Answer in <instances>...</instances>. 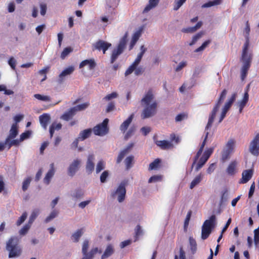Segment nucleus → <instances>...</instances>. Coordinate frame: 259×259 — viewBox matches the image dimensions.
<instances>
[{"instance_id":"1","label":"nucleus","mask_w":259,"mask_h":259,"mask_svg":"<svg viewBox=\"0 0 259 259\" xmlns=\"http://www.w3.org/2000/svg\"><path fill=\"white\" fill-rule=\"evenodd\" d=\"M154 96L152 90H149L141 100V104L144 107L141 114L143 119L152 117L157 113L158 103L154 100Z\"/></svg>"},{"instance_id":"2","label":"nucleus","mask_w":259,"mask_h":259,"mask_svg":"<svg viewBox=\"0 0 259 259\" xmlns=\"http://www.w3.org/2000/svg\"><path fill=\"white\" fill-rule=\"evenodd\" d=\"M249 46V41L248 38L244 44L241 60L243 62V66L241 70V77L242 80H244L246 77L248 71L250 67L252 60V54L248 52Z\"/></svg>"},{"instance_id":"3","label":"nucleus","mask_w":259,"mask_h":259,"mask_svg":"<svg viewBox=\"0 0 259 259\" xmlns=\"http://www.w3.org/2000/svg\"><path fill=\"white\" fill-rule=\"evenodd\" d=\"M205 132H205V136L203 142L202 143V144L199 148V149L197 151L196 155L195 156V157L194 158L193 162V163H192V166H191V168L192 169L193 168V167L194 166V165L196 164L195 170L196 171H198L200 168H201L208 160L207 159H206L205 157H204L202 155V156L200 157V158L198 160L197 163H196L198 160V158H199V157L200 156V155H201V154L202 153L204 147L206 144L207 139L208 138L209 133L207 131H205Z\"/></svg>"},{"instance_id":"4","label":"nucleus","mask_w":259,"mask_h":259,"mask_svg":"<svg viewBox=\"0 0 259 259\" xmlns=\"http://www.w3.org/2000/svg\"><path fill=\"white\" fill-rule=\"evenodd\" d=\"M18 244L19 240L16 237H12L8 240L6 244V249L9 252V257H17L21 254V249Z\"/></svg>"},{"instance_id":"5","label":"nucleus","mask_w":259,"mask_h":259,"mask_svg":"<svg viewBox=\"0 0 259 259\" xmlns=\"http://www.w3.org/2000/svg\"><path fill=\"white\" fill-rule=\"evenodd\" d=\"M227 93V91L226 89L223 90L221 93L219 99L214 106L212 110L211 111L208 120V122L205 126V131H208L210 128L213 122L214 118L215 117L217 112L218 111L221 104L223 103L225 99Z\"/></svg>"},{"instance_id":"6","label":"nucleus","mask_w":259,"mask_h":259,"mask_svg":"<svg viewBox=\"0 0 259 259\" xmlns=\"http://www.w3.org/2000/svg\"><path fill=\"white\" fill-rule=\"evenodd\" d=\"M127 32H126L123 36L120 39L116 49L112 51L111 56L110 63L113 64L123 51L127 41Z\"/></svg>"},{"instance_id":"7","label":"nucleus","mask_w":259,"mask_h":259,"mask_svg":"<svg viewBox=\"0 0 259 259\" xmlns=\"http://www.w3.org/2000/svg\"><path fill=\"white\" fill-rule=\"evenodd\" d=\"M235 143V140L231 139L226 143L221 153V161L223 162H225L230 158V155L233 151Z\"/></svg>"},{"instance_id":"8","label":"nucleus","mask_w":259,"mask_h":259,"mask_svg":"<svg viewBox=\"0 0 259 259\" xmlns=\"http://www.w3.org/2000/svg\"><path fill=\"white\" fill-rule=\"evenodd\" d=\"M89 246V241L88 240H84L82 247L83 257L81 259H93L95 255L98 252L100 253H101L102 251L101 250L99 251L98 247L93 248L89 252H88Z\"/></svg>"},{"instance_id":"9","label":"nucleus","mask_w":259,"mask_h":259,"mask_svg":"<svg viewBox=\"0 0 259 259\" xmlns=\"http://www.w3.org/2000/svg\"><path fill=\"white\" fill-rule=\"evenodd\" d=\"M109 120L105 118L103 121L93 128V132L96 135L103 136L107 134L108 132V123Z\"/></svg>"},{"instance_id":"10","label":"nucleus","mask_w":259,"mask_h":259,"mask_svg":"<svg viewBox=\"0 0 259 259\" xmlns=\"http://www.w3.org/2000/svg\"><path fill=\"white\" fill-rule=\"evenodd\" d=\"M126 194L125 183L121 182L116 190L111 194L113 198L117 197V200L119 202H122L124 199Z\"/></svg>"},{"instance_id":"11","label":"nucleus","mask_w":259,"mask_h":259,"mask_svg":"<svg viewBox=\"0 0 259 259\" xmlns=\"http://www.w3.org/2000/svg\"><path fill=\"white\" fill-rule=\"evenodd\" d=\"M249 151L253 156L259 155V133L257 134L250 142Z\"/></svg>"},{"instance_id":"12","label":"nucleus","mask_w":259,"mask_h":259,"mask_svg":"<svg viewBox=\"0 0 259 259\" xmlns=\"http://www.w3.org/2000/svg\"><path fill=\"white\" fill-rule=\"evenodd\" d=\"M111 46L110 43L107 42L103 40H99L93 45V50H97L99 51H102L103 54Z\"/></svg>"},{"instance_id":"13","label":"nucleus","mask_w":259,"mask_h":259,"mask_svg":"<svg viewBox=\"0 0 259 259\" xmlns=\"http://www.w3.org/2000/svg\"><path fill=\"white\" fill-rule=\"evenodd\" d=\"M216 221L217 218L215 215L212 214L209 217V219L204 221L202 226L211 232L215 227Z\"/></svg>"},{"instance_id":"14","label":"nucleus","mask_w":259,"mask_h":259,"mask_svg":"<svg viewBox=\"0 0 259 259\" xmlns=\"http://www.w3.org/2000/svg\"><path fill=\"white\" fill-rule=\"evenodd\" d=\"M81 161L78 159L74 160L69 165L68 168V174L69 176H73L78 170Z\"/></svg>"},{"instance_id":"15","label":"nucleus","mask_w":259,"mask_h":259,"mask_svg":"<svg viewBox=\"0 0 259 259\" xmlns=\"http://www.w3.org/2000/svg\"><path fill=\"white\" fill-rule=\"evenodd\" d=\"M253 170L252 169H246L243 171L242 178L240 179V184H245L248 182L252 178Z\"/></svg>"},{"instance_id":"16","label":"nucleus","mask_w":259,"mask_h":259,"mask_svg":"<svg viewBox=\"0 0 259 259\" xmlns=\"http://www.w3.org/2000/svg\"><path fill=\"white\" fill-rule=\"evenodd\" d=\"M74 70V67L72 66H69L65 69L59 75L58 82L61 83L64 80L65 76L70 75Z\"/></svg>"},{"instance_id":"17","label":"nucleus","mask_w":259,"mask_h":259,"mask_svg":"<svg viewBox=\"0 0 259 259\" xmlns=\"http://www.w3.org/2000/svg\"><path fill=\"white\" fill-rule=\"evenodd\" d=\"M94 157L93 155H90L88 157V160L86 164V171L88 174L92 173L95 168V164L94 163Z\"/></svg>"},{"instance_id":"18","label":"nucleus","mask_w":259,"mask_h":259,"mask_svg":"<svg viewBox=\"0 0 259 259\" xmlns=\"http://www.w3.org/2000/svg\"><path fill=\"white\" fill-rule=\"evenodd\" d=\"M18 134V130L17 124H16V123H13L10 129L9 135L6 140V143L9 142L11 139L15 138L17 136Z\"/></svg>"},{"instance_id":"19","label":"nucleus","mask_w":259,"mask_h":259,"mask_svg":"<svg viewBox=\"0 0 259 259\" xmlns=\"http://www.w3.org/2000/svg\"><path fill=\"white\" fill-rule=\"evenodd\" d=\"M155 144L163 150L172 149L174 147L173 144L171 142L166 140L156 141Z\"/></svg>"},{"instance_id":"20","label":"nucleus","mask_w":259,"mask_h":259,"mask_svg":"<svg viewBox=\"0 0 259 259\" xmlns=\"http://www.w3.org/2000/svg\"><path fill=\"white\" fill-rule=\"evenodd\" d=\"M88 65L90 70L94 69L96 66V63L94 59H87L82 61L79 64V68H81Z\"/></svg>"},{"instance_id":"21","label":"nucleus","mask_w":259,"mask_h":259,"mask_svg":"<svg viewBox=\"0 0 259 259\" xmlns=\"http://www.w3.org/2000/svg\"><path fill=\"white\" fill-rule=\"evenodd\" d=\"M134 115L132 114L120 126V130L122 133H125L128 127L130 124L131 123Z\"/></svg>"},{"instance_id":"22","label":"nucleus","mask_w":259,"mask_h":259,"mask_svg":"<svg viewBox=\"0 0 259 259\" xmlns=\"http://www.w3.org/2000/svg\"><path fill=\"white\" fill-rule=\"evenodd\" d=\"M50 169L48 171V172L47 173L45 178H44V182L47 184H49L50 181V180L52 178V177L54 176L55 173V169H54V164L53 163H51L50 165Z\"/></svg>"},{"instance_id":"23","label":"nucleus","mask_w":259,"mask_h":259,"mask_svg":"<svg viewBox=\"0 0 259 259\" xmlns=\"http://www.w3.org/2000/svg\"><path fill=\"white\" fill-rule=\"evenodd\" d=\"M39 119L42 126L44 128L46 129L48 122L50 120V115L47 113H44L43 114L39 116Z\"/></svg>"},{"instance_id":"24","label":"nucleus","mask_w":259,"mask_h":259,"mask_svg":"<svg viewBox=\"0 0 259 259\" xmlns=\"http://www.w3.org/2000/svg\"><path fill=\"white\" fill-rule=\"evenodd\" d=\"M160 0H149L148 4L144 8L143 13H146L148 12L150 10L156 7Z\"/></svg>"},{"instance_id":"25","label":"nucleus","mask_w":259,"mask_h":259,"mask_svg":"<svg viewBox=\"0 0 259 259\" xmlns=\"http://www.w3.org/2000/svg\"><path fill=\"white\" fill-rule=\"evenodd\" d=\"M202 25L201 21L197 22L195 26L188 28H184L182 29V31L184 33H193L199 29Z\"/></svg>"},{"instance_id":"26","label":"nucleus","mask_w":259,"mask_h":259,"mask_svg":"<svg viewBox=\"0 0 259 259\" xmlns=\"http://www.w3.org/2000/svg\"><path fill=\"white\" fill-rule=\"evenodd\" d=\"M114 248L111 244H109L107 246L103 254L101 256V259H105L110 256L114 253Z\"/></svg>"},{"instance_id":"27","label":"nucleus","mask_w":259,"mask_h":259,"mask_svg":"<svg viewBox=\"0 0 259 259\" xmlns=\"http://www.w3.org/2000/svg\"><path fill=\"white\" fill-rule=\"evenodd\" d=\"M92 130L91 128H88L81 131L79 135L78 138L81 141H83L85 139L90 137L92 134Z\"/></svg>"},{"instance_id":"28","label":"nucleus","mask_w":259,"mask_h":259,"mask_svg":"<svg viewBox=\"0 0 259 259\" xmlns=\"http://www.w3.org/2000/svg\"><path fill=\"white\" fill-rule=\"evenodd\" d=\"M237 166V162L232 161L229 164L226 171L228 175L232 176L235 174L236 167Z\"/></svg>"},{"instance_id":"29","label":"nucleus","mask_w":259,"mask_h":259,"mask_svg":"<svg viewBox=\"0 0 259 259\" xmlns=\"http://www.w3.org/2000/svg\"><path fill=\"white\" fill-rule=\"evenodd\" d=\"M130 148V147H127L120 151L117 157L116 163L119 164L121 162L125 155H126L129 152Z\"/></svg>"},{"instance_id":"30","label":"nucleus","mask_w":259,"mask_h":259,"mask_svg":"<svg viewBox=\"0 0 259 259\" xmlns=\"http://www.w3.org/2000/svg\"><path fill=\"white\" fill-rule=\"evenodd\" d=\"M161 160L159 158L155 159L152 162H151L149 166L148 170H152L157 169L160 166Z\"/></svg>"},{"instance_id":"31","label":"nucleus","mask_w":259,"mask_h":259,"mask_svg":"<svg viewBox=\"0 0 259 259\" xmlns=\"http://www.w3.org/2000/svg\"><path fill=\"white\" fill-rule=\"evenodd\" d=\"M126 169L128 170L132 166L134 163V156L133 155H130L127 156L124 161Z\"/></svg>"},{"instance_id":"32","label":"nucleus","mask_w":259,"mask_h":259,"mask_svg":"<svg viewBox=\"0 0 259 259\" xmlns=\"http://www.w3.org/2000/svg\"><path fill=\"white\" fill-rule=\"evenodd\" d=\"M62 127V124L60 123H57L53 122L50 127V138H52L53 136L55 130H59Z\"/></svg>"},{"instance_id":"33","label":"nucleus","mask_w":259,"mask_h":259,"mask_svg":"<svg viewBox=\"0 0 259 259\" xmlns=\"http://www.w3.org/2000/svg\"><path fill=\"white\" fill-rule=\"evenodd\" d=\"M75 112L71 108L67 112H66L62 116L63 119L68 121L73 117L75 114Z\"/></svg>"},{"instance_id":"34","label":"nucleus","mask_w":259,"mask_h":259,"mask_svg":"<svg viewBox=\"0 0 259 259\" xmlns=\"http://www.w3.org/2000/svg\"><path fill=\"white\" fill-rule=\"evenodd\" d=\"M202 175L200 174L193 179V180L191 182L190 185V188L192 189L194 188L197 185L199 184L202 179Z\"/></svg>"},{"instance_id":"35","label":"nucleus","mask_w":259,"mask_h":259,"mask_svg":"<svg viewBox=\"0 0 259 259\" xmlns=\"http://www.w3.org/2000/svg\"><path fill=\"white\" fill-rule=\"evenodd\" d=\"M39 213V210L38 209H34L32 211V212L29 217V221H28V223L29 224L32 225V223H33V222L34 221L35 219L37 218V217L38 216Z\"/></svg>"},{"instance_id":"36","label":"nucleus","mask_w":259,"mask_h":259,"mask_svg":"<svg viewBox=\"0 0 259 259\" xmlns=\"http://www.w3.org/2000/svg\"><path fill=\"white\" fill-rule=\"evenodd\" d=\"M189 240L190 249L192 253L194 254L197 250V243L196 240L192 237H190Z\"/></svg>"},{"instance_id":"37","label":"nucleus","mask_w":259,"mask_h":259,"mask_svg":"<svg viewBox=\"0 0 259 259\" xmlns=\"http://www.w3.org/2000/svg\"><path fill=\"white\" fill-rule=\"evenodd\" d=\"M90 104L89 102L84 103L72 107V109L74 110L76 113L77 111H82L85 109Z\"/></svg>"},{"instance_id":"38","label":"nucleus","mask_w":259,"mask_h":259,"mask_svg":"<svg viewBox=\"0 0 259 259\" xmlns=\"http://www.w3.org/2000/svg\"><path fill=\"white\" fill-rule=\"evenodd\" d=\"M222 2V0H213L212 1H209L207 3L204 4L202 6V8H208L211 6L220 5Z\"/></svg>"},{"instance_id":"39","label":"nucleus","mask_w":259,"mask_h":259,"mask_svg":"<svg viewBox=\"0 0 259 259\" xmlns=\"http://www.w3.org/2000/svg\"><path fill=\"white\" fill-rule=\"evenodd\" d=\"M34 97L39 100L50 102L51 101V97L49 96H44L36 94L34 95Z\"/></svg>"},{"instance_id":"40","label":"nucleus","mask_w":259,"mask_h":259,"mask_svg":"<svg viewBox=\"0 0 259 259\" xmlns=\"http://www.w3.org/2000/svg\"><path fill=\"white\" fill-rule=\"evenodd\" d=\"M58 214V211L56 210H53L51 212V213L50 214V215L47 217L45 220V222L46 223H49V222H50L52 220H53V219H54L55 218H56L57 215Z\"/></svg>"},{"instance_id":"41","label":"nucleus","mask_w":259,"mask_h":259,"mask_svg":"<svg viewBox=\"0 0 259 259\" xmlns=\"http://www.w3.org/2000/svg\"><path fill=\"white\" fill-rule=\"evenodd\" d=\"M82 233V229H79L76 232H75L72 235V238L73 239H74V241L76 242H78Z\"/></svg>"},{"instance_id":"42","label":"nucleus","mask_w":259,"mask_h":259,"mask_svg":"<svg viewBox=\"0 0 259 259\" xmlns=\"http://www.w3.org/2000/svg\"><path fill=\"white\" fill-rule=\"evenodd\" d=\"M211 233V231L202 226L201 238L203 240L206 239L209 237Z\"/></svg>"},{"instance_id":"43","label":"nucleus","mask_w":259,"mask_h":259,"mask_svg":"<svg viewBox=\"0 0 259 259\" xmlns=\"http://www.w3.org/2000/svg\"><path fill=\"white\" fill-rule=\"evenodd\" d=\"M73 51V49L71 47H66L65 48L61 54V58L62 59H64L66 57L69 55L71 52Z\"/></svg>"},{"instance_id":"44","label":"nucleus","mask_w":259,"mask_h":259,"mask_svg":"<svg viewBox=\"0 0 259 259\" xmlns=\"http://www.w3.org/2000/svg\"><path fill=\"white\" fill-rule=\"evenodd\" d=\"M105 167V162L103 160H100L97 164L96 168V172L97 174L99 173L101 170L104 169Z\"/></svg>"},{"instance_id":"45","label":"nucleus","mask_w":259,"mask_h":259,"mask_svg":"<svg viewBox=\"0 0 259 259\" xmlns=\"http://www.w3.org/2000/svg\"><path fill=\"white\" fill-rule=\"evenodd\" d=\"M186 0H175L174 10L177 11L186 2Z\"/></svg>"},{"instance_id":"46","label":"nucleus","mask_w":259,"mask_h":259,"mask_svg":"<svg viewBox=\"0 0 259 259\" xmlns=\"http://www.w3.org/2000/svg\"><path fill=\"white\" fill-rule=\"evenodd\" d=\"M31 226V225L27 223L19 231V234L21 235H25L28 232V230L30 229Z\"/></svg>"},{"instance_id":"47","label":"nucleus","mask_w":259,"mask_h":259,"mask_svg":"<svg viewBox=\"0 0 259 259\" xmlns=\"http://www.w3.org/2000/svg\"><path fill=\"white\" fill-rule=\"evenodd\" d=\"M211 40L209 39L205 41L200 47L195 50V52L197 53L203 51L208 46Z\"/></svg>"},{"instance_id":"48","label":"nucleus","mask_w":259,"mask_h":259,"mask_svg":"<svg viewBox=\"0 0 259 259\" xmlns=\"http://www.w3.org/2000/svg\"><path fill=\"white\" fill-rule=\"evenodd\" d=\"M175 259H186V253L182 246L180 248L179 255H175Z\"/></svg>"},{"instance_id":"49","label":"nucleus","mask_w":259,"mask_h":259,"mask_svg":"<svg viewBox=\"0 0 259 259\" xmlns=\"http://www.w3.org/2000/svg\"><path fill=\"white\" fill-rule=\"evenodd\" d=\"M31 181V178L28 177L23 181L22 185V190L23 191H25L28 189Z\"/></svg>"},{"instance_id":"50","label":"nucleus","mask_w":259,"mask_h":259,"mask_svg":"<svg viewBox=\"0 0 259 259\" xmlns=\"http://www.w3.org/2000/svg\"><path fill=\"white\" fill-rule=\"evenodd\" d=\"M27 217V213L26 212H24L22 215L19 218L16 222L17 226H19L21 225L26 220Z\"/></svg>"},{"instance_id":"51","label":"nucleus","mask_w":259,"mask_h":259,"mask_svg":"<svg viewBox=\"0 0 259 259\" xmlns=\"http://www.w3.org/2000/svg\"><path fill=\"white\" fill-rule=\"evenodd\" d=\"M118 97V94L116 92H112L103 98L105 101H110L113 99L116 98Z\"/></svg>"},{"instance_id":"52","label":"nucleus","mask_w":259,"mask_h":259,"mask_svg":"<svg viewBox=\"0 0 259 259\" xmlns=\"http://www.w3.org/2000/svg\"><path fill=\"white\" fill-rule=\"evenodd\" d=\"M162 180V176L160 175H154L151 177L149 180L148 183H151L153 182H156L158 181H160Z\"/></svg>"},{"instance_id":"53","label":"nucleus","mask_w":259,"mask_h":259,"mask_svg":"<svg viewBox=\"0 0 259 259\" xmlns=\"http://www.w3.org/2000/svg\"><path fill=\"white\" fill-rule=\"evenodd\" d=\"M135 131L136 127L135 126H131L124 136L125 139H128L130 137H131L134 134Z\"/></svg>"},{"instance_id":"54","label":"nucleus","mask_w":259,"mask_h":259,"mask_svg":"<svg viewBox=\"0 0 259 259\" xmlns=\"http://www.w3.org/2000/svg\"><path fill=\"white\" fill-rule=\"evenodd\" d=\"M254 242L256 246L259 244V227L254 230Z\"/></svg>"},{"instance_id":"55","label":"nucleus","mask_w":259,"mask_h":259,"mask_svg":"<svg viewBox=\"0 0 259 259\" xmlns=\"http://www.w3.org/2000/svg\"><path fill=\"white\" fill-rule=\"evenodd\" d=\"M188 115L186 113H182L177 115L175 120L177 122L181 121L184 119L187 118Z\"/></svg>"},{"instance_id":"56","label":"nucleus","mask_w":259,"mask_h":259,"mask_svg":"<svg viewBox=\"0 0 259 259\" xmlns=\"http://www.w3.org/2000/svg\"><path fill=\"white\" fill-rule=\"evenodd\" d=\"M213 148H209L204 152L202 156H203L206 159H208L211 154L213 153Z\"/></svg>"},{"instance_id":"57","label":"nucleus","mask_w":259,"mask_h":259,"mask_svg":"<svg viewBox=\"0 0 259 259\" xmlns=\"http://www.w3.org/2000/svg\"><path fill=\"white\" fill-rule=\"evenodd\" d=\"M137 66L132 63L131 65L129 66V67L126 69L125 72V76H126L130 74H131L134 70L136 69Z\"/></svg>"},{"instance_id":"58","label":"nucleus","mask_w":259,"mask_h":259,"mask_svg":"<svg viewBox=\"0 0 259 259\" xmlns=\"http://www.w3.org/2000/svg\"><path fill=\"white\" fill-rule=\"evenodd\" d=\"M109 176V172L107 170L104 171L100 176V181L101 183H105Z\"/></svg>"},{"instance_id":"59","label":"nucleus","mask_w":259,"mask_h":259,"mask_svg":"<svg viewBox=\"0 0 259 259\" xmlns=\"http://www.w3.org/2000/svg\"><path fill=\"white\" fill-rule=\"evenodd\" d=\"M31 135V132L29 131H27L24 133H23L21 134L20 137V141H23L24 140L28 138Z\"/></svg>"},{"instance_id":"60","label":"nucleus","mask_w":259,"mask_h":259,"mask_svg":"<svg viewBox=\"0 0 259 259\" xmlns=\"http://www.w3.org/2000/svg\"><path fill=\"white\" fill-rule=\"evenodd\" d=\"M143 56V52H140L138 55L134 62L133 63L137 67L140 63L141 59Z\"/></svg>"},{"instance_id":"61","label":"nucleus","mask_w":259,"mask_h":259,"mask_svg":"<svg viewBox=\"0 0 259 259\" xmlns=\"http://www.w3.org/2000/svg\"><path fill=\"white\" fill-rule=\"evenodd\" d=\"M40 14L42 16H44L47 12V5L45 3H41L40 4Z\"/></svg>"},{"instance_id":"62","label":"nucleus","mask_w":259,"mask_h":259,"mask_svg":"<svg viewBox=\"0 0 259 259\" xmlns=\"http://www.w3.org/2000/svg\"><path fill=\"white\" fill-rule=\"evenodd\" d=\"M8 63L13 69H15L16 61L13 57H12L9 59Z\"/></svg>"},{"instance_id":"63","label":"nucleus","mask_w":259,"mask_h":259,"mask_svg":"<svg viewBox=\"0 0 259 259\" xmlns=\"http://www.w3.org/2000/svg\"><path fill=\"white\" fill-rule=\"evenodd\" d=\"M151 128L148 126H144L141 128V131L144 136L147 135L151 132Z\"/></svg>"},{"instance_id":"64","label":"nucleus","mask_w":259,"mask_h":259,"mask_svg":"<svg viewBox=\"0 0 259 259\" xmlns=\"http://www.w3.org/2000/svg\"><path fill=\"white\" fill-rule=\"evenodd\" d=\"M115 109V104L113 102H110L108 103L106 111V112H110Z\"/></svg>"}]
</instances>
